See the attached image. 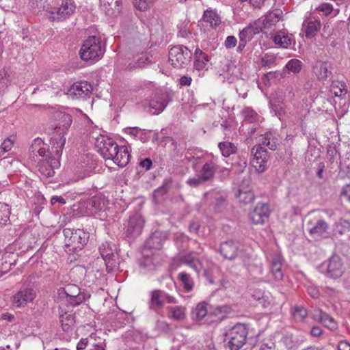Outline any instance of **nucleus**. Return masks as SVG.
<instances>
[{"instance_id": "49", "label": "nucleus", "mask_w": 350, "mask_h": 350, "mask_svg": "<svg viewBox=\"0 0 350 350\" xmlns=\"http://www.w3.org/2000/svg\"><path fill=\"white\" fill-rule=\"evenodd\" d=\"M178 278L182 282L186 291H190L193 288V283L190 280L189 275L185 272H181L178 275Z\"/></svg>"}, {"instance_id": "43", "label": "nucleus", "mask_w": 350, "mask_h": 350, "mask_svg": "<svg viewBox=\"0 0 350 350\" xmlns=\"http://www.w3.org/2000/svg\"><path fill=\"white\" fill-rule=\"evenodd\" d=\"M173 179L168 177L164 179L163 184L154 191V196H163L166 194L172 188Z\"/></svg>"}, {"instance_id": "9", "label": "nucleus", "mask_w": 350, "mask_h": 350, "mask_svg": "<svg viewBox=\"0 0 350 350\" xmlns=\"http://www.w3.org/2000/svg\"><path fill=\"white\" fill-rule=\"evenodd\" d=\"M165 300L169 304L177 303V300L174 295L164 290H153L150 292L149 308L155 312H158L163 308Z\"/></svg>"}, {"instance_id": "46", "label": "nucleus", "mask_w": 350, "mask_h": 350, "mask_svg": "<svg viewBox=\"0 0 350 350\" xmlns=\"http://www.w3.org/2000/svg\"><path fill=\"white\" fill-rule=\"evenodd\" d=\"M244 123H253L258 119V115L250 107H245L243 110Z\"/></svg>"}, {"instance_id": "21", "label": "nucleus", "mask_w": 350, "mask_h": 350, "mask_svg": "<svg viewBox=\"0 0 350 350\" xmlns=\"http://www.w3.org/2000/svg\"><path fill=\"white\" fill-rule=\"evenodd\" d=\"M313 317L329 329L336 330L338 327V325L334 319L323 312L321 309L318 308L315 310L314 311Z\"/></svg>"}, {"instance_id": "28", "label": "nucleus", "mask_w": 350, "mask_h": 350, "mask_svg": "<svg viewBox=\"0 0 350 350\" xmlns=\"http://www.w3.org/2000/svg\"><path fill=\"white\" fill-rule=\"evenodd\" d=\"M208 62V55L205 53H204L201 49L197 48L194 53V68L198 70H202L204 69H206Z\"/></svg>"}, {"instance_id": "26", "label": "nucleus", "mask_w": 350, "mask_h": 350, "mask_svg": "<svg viewBox=\"0 0 350 350\" xmlns=\"http://www.w3.org/2000/svg\"><path fill=\"white\" fill-rule=\"evenodd\" d=\"M130 157L131 155L127 147L122 146H119L118 150H116V154L112 161L118 166L123 167L128 164Z\"/></svg>"}, {"instance_id": "50", "label": "nucleus", "mask_w": 350, "mask_h": 350, "mask_svg": "<svg viewBox=\"0 0 350 350\" xmlns=\"http://www.w3.org/2000/svg\"><path fill=\"white\" fill-rule=\"evenodd\" d=\"M307 315V310L304 307H296L294 310L293 316L298 321H303Z\"/></svg>"}, {"instance_id": "14", "label": "nucleus", "mask_w": 350, "mask_h": 350, "mask_svg": "<svg viewBox=\"0 0 350 350\" xmlns=\"http://www.w3.org/2000/svg\"><path fill=\"white\" fill-rule=\"evenodd\" d=\"M144 225V220L141 215L137 213L131 215L126 228V236L130 239L137 237L142 233Z\"/></svg>"}, {"instance_id": "27", "label": "nucleus", "mask_w": 350, "mask_h": 350, "mask_svg": "<svg viewBox=\"0 0 350 350\" xmlns=\"http://www.w3.org/2000/svg\"><path fill=\"white\" fill-rule=\"evenodd\" d=\"M307 225L308 230L312 236H322L328 228V224L323 219L318 220L314 224H312V221H309Z\"/></svg>"}, {"instance_id": "12", "label": "nucleus", "mask_w": 350, "mask_h": 350, "mask_svg": "<svg viewBox=\"0 0 350 350\" xmlns=\"http://www.w3.org/2000/svg\"><path fill=\"white\" fill-rule=\"evenodd\" d=\"M219 252L224 258L233 260L241 256V243L233 239L226 240L221 243Z\"/></svg>"}, {"instance_id": "32", "label": "nucleus", "mask_w": 350, "mask_h": 350, "mask_svg": "<svg viewBox=\"0 0 350 350\" xmlns=\"http://www.w3.org/2000/svg\"><path fill=\"white\" fill-rule=\"evenodd\" d=\"M59 321L64 332L72 331V326L75 323V317L72 313L64 312L59 317Z\"/></svg>"}, {"instance_id": "25", "label": "nucleus", "mask_w": 350, "mask_h": 350, "mask_svg": "<svg viewBox=\"0 0 350 350\" xmlns=\"http://www.w3.org/2000/svg\"><path fill=\"white\" fill-rule=\"evenodd\" d=\"M283 12L281 10L277 9L269 12L261 21V26L263 29H270L282 18Z\"/></svg>"}, {"instance_id": "4", "label": "nucleus", "mask_w": 350, "mask_h": 350, "mask_svg": "<svg viewBox=\"0 0 350 350\" xmlns=\"http://www.w3.org/2000/svg\"><path fill=\"white\" fill-rule=\"evenodd\" d=\"M63 234L65 237V246L72 251L81 250L89 239V233L81 229L64 228Z\"/></svg>"}, {"instance_id": "61", "label": "nucleus", "mask_w": 350, "mask_h": 350, "mask_svg": "<svg viewBox=\"0 0 350 350\" xmlns=\"http://www.w3.org/2000/svg\"><path fill=\"white\" fill-rule=\"evenodd\" d=\"M271 109L275 111V115L280 118L281 116L284 113V111L280 105L271 103Z\"/></svg>"}, {"instance_id": "38", "label": "nucleus", "mask_w": 350, "mask_h": 350, "mask_svg": "<svg viewBox=\"0 0 350 350\" xmlns=\"http://www.w3.org/2000/svg\"><path fill=\"white\" fill-rule=\"evenodd\" d=\"M202 18L204 22L208 23L212 27H217L221 23L220 17L215 12L212 10L205 11Z\"/></svg>"}, {"instance_id": "29", "label": "nucleus", "mask_w": 350, "mask_h": 350, "mask_svg": "<svg viewBox=\"0 0 350 350\" xmlns=\"http://www.w3.org/2000/svg\"><path fill=\"white\" fill-rule=\"evenodd\" d=\"M271 38L275 44L287 49L291 45V39L290 36L284 31H278Z\"/></svg>"}, {"instance_id": "18", "label": "nucleus", "mask_w": 350, "mask_h": 350, "mask_svg": "<svg viewBox=\"0 0 350 350\" xmlns=\"http://www.w3.org/2000/svg\"><path fill=\"white\" fill-rule=\"evenodd\" d=\"M29 151L33 152H37L41 157L40 161H49L51 159H55L51 152L49 151V146L44 144L40 138H36L33 140L31 144Z\"/></svg>"}, {"instance_id": "58", "label": "nucleus", "mask_w": 350, "mask_h": 350, "mask_svg": "<svg viewBox=\"0 0 350 350\" xmlns=\"http://www.w3.org/2000/svg\"><path fill=\"white\" fill-rule=\"evenodd\" d=\"M252 297L254 299L258 301L260 304H262L264 306H265V297L263 295V293L261 291H256L252 294Z\"/></svg>"}, {"instance_id": "60", "label": "nucleus", "mask_w": 350, "mask_h": 350, "mask_svg": "<svg viewBox=\"0 0 350 350\" xmlns=\"http://www.w3.org/2000/svg\"><path fill=\"white\" fill-rule=\"evenodd\" d=\"M230 307L227 305L217 306L214 309L213 313L217 314H227L230 312Z\"/></svg>"}, {"instance_id": "2", "label": "nucleus", "mask_w": 350, "mask_h": 350, "mask_svg": "<svg viewBox=\"0 0 350 350\" xmlns=\"http://www.w3.org/2000/svg\"><path fill=\"white\" fill-rule=\"evenodd\" d=\"M105 51V44H103L100 38L92 36L83 41L79 55L82 60L93 62L99 60Z\"/></svg>"}, {"instance_id": "35", "label": "nucleus", "mask_w": 350, "mask_h": 350, "mask_svg": "<svg viewBox=\"0 0 350 350\" xmlns=\"http://www.w3.org/2000/svg\"><path fill=\"white\" fill-rule=\"evenodd\" d=\"M216 172L215 164L213 162L204 163L202 167L201 176L206 182L212 180Z\"/></svg>"}, {"instance_id": "17", "label": "nucleus", "mask_w": 350, "mask_h": 350, "mask_svg": "<svg viewBox=\"0 0 350 350\" xmlns=\"http://www.w3.org/2000/svg\"><path fill=\"white\" fill-rule=\"evenodd\" d=\"M216 212H221L226 206L227 195L224 191H211L205 194Z\"/></svg>"}, {"instance_id": "33", "label": "nucleus", "mask_w": 350, "mask_h": 350, "mask_svg": "<svg viewBox=\"0 0 350 350\" xmlns=\"http://www.w3.org/2000/svg\"><path fill=\"white\" fill-rule=\"evenodd\" d=\"M236 197L241 203L244 204H250L254 200V194L252 191L251 188H246L245 190L238 189Z\"/></svg>"}, {"instance_id": "6", "label": "nucleus", "mask_w": 350, "mask_h": 350, "mask_svg": "<svg viewBox=\"0 0 350 350\" xmlns=\"http://www.w3.org/2000/svg\"><path fill=\"white\" fill-rule=\"evenodd\" d=\"M319 270L327 278L336 279L344 273L343 262L338 255L334 254L319 265Z\"/></svg>"}, {"instance_id": "42", "label": "nucleus", "mask_w": 350, "mask_h": 350, "mask_svg": "<svg viewBox=\"0 0 350 350\" xmlns=\"http://www.w3.org/2000/svg\"><path fill=\"white\" fill-rule=\"evenodd\" d=\"M162 245L163 241L157 232L153 233L146 241V246L150 249L160 250Z\"/></svg>"}, {"instance_id": "10", "label": "nucleus", "mask_w": 350, "mask_h": 350, "mask_svg": "<svg viewBox=\"0 0 350 350\" xmlns=\"http://www.w3.org/2000/svg\"><path fill=\"white\" fill-rule=\"evenodd\" d=\"M64 293L66 297V301L72 306H76L83 302L90 297V295L82 292L80 288L74 284H68L63 288L59 289V293Z\"/></svg>"}, {"instance_id": "30", "label": "nucleus", "mask_w": 350, "mask_h": 350, "mask_svg": "<svg viewBox=\"0 0 350 350\" xmlns=\"http://www.w3.org/2000/svg\"><path fill=\"white\" fill-rule=\"evenodd\" d=\"M102 10L108 15L113 14L116 10L119 12L120 0H100Z\"/></svg>"}, {"instance_id": "24", "label": "nucleus", "mask_w": 350, "mask_h": 350, "mask_svg": "<svg viewBox=\"0 0 350 350\" xmlns=\"http://www.w3.org/2000/svg\"><path fill=\"white\" fill-rule=\"evenodd\" d=\"M59 165V159H51L39 162V171L46 178L53 176L55 168Z\"/></svg>"}, {"instance_id": "45", "label": "nucleus", "mask_w": 350, "mask_h": 350, "mask_svg": "<svg viewBox=\"0 0 350 350\" xmlns=\"http://www.w3.org/2000/svg\"><path fill=\"white\" fill-rule=\"evenodd\" d=\"M11 72L9 69L3 68L0 70V90H3L11 81Z\"/></svg>"}, {"instance_id": "11", "label": "nucleus", "mask_w": 350, "mask_h": 350, "mask_svg": "<svg viewBox=\"0 0 350 350\" xmlns=\"http://www.w3.org/2000/svg\"><path fill=\"white\" fill-rule=\"evenodd\" d=\"M74 0H63L58 8H53L50 12V18L53 21H63L74 14L76 10Z\"/></svg>"}, {"instance_id": "63", "label": "nucleus", "mask_w": 350, "mask_h": 350, "mask_svg": "<svg viewBox=\"0 0 350 350\" xmlns=\"http://www.w3.org/2000/svg\"><path fill=\"white\" fill-rule=\"evenodd\" d=\"M266 76L271 79H281L286 76V70H283L282 72H269L266 75Z\"/></svg>"}, {"instance_id": "37", "label": "nucleus", "mask_w": 350, "mask_h": 350, "mask_svg": "<svg viewBox=\"0 0 350 350\" xmlns=\"http://www.w3.org/2000/svg\"><path fill=\"white\" fill-rule=\"evenodd\" d=\"M167 309L170 311V314L169 315V317L177 321H180L183 319H185L186 315H185V308L181 306H170L168 307Z\"/></svg>"}, {"instance_id": "39", "label": "nucleus", "mask_w": 350, "mask_h": 350, "mask_svg": "<svg viewBox=\"0 0 350 350\" xmlns=\"http://www.w3.org/2000/svg\"><path fill=\"white\" fill-rule=\"evenodd\" d=\"M218 147L221 152V154L225 157H228L231 154L237 152V147L234 144L229 142H223L218 144Z\"/></svg>"}, {"instance_id": "59", "label": "nucleus", "mask_w": 350, "mask_h": 350, "mask_svg": "<svg viewBox=\"0 0 350 350\" xmlns=\"http://www.w3.org/2000/svg\"><path fill=\"white\" fill-rule=\"evenodd\" d=\"M237 42V40L234 36H229L226 39L225 46L227 49H232L236 46Z\"/></svg>"}, {"instance_id": "5", "label": "nucleus", "mask_w": 350, "mask_h": 350, "mask_svg": "<svg viewBox=\"0 0 350 350\" xmlns=\"http://www.w3.org/2000/svg\"><path fill=\"white\" fill-rule=\"evenodd\" d=\"M99 252L105 260L108 273L119 269L120 258L116 244L111 242L103 243L99 246Z\"/></svg>"}, {"instance_id": "57", "label": "nucleus", "mask_w": 350, "mask_h": 350, "mask_svg": "<svg viewBox=\"0 0 350 350\" xmlns=\"http://www.w3.org/2000/svg\"><path fill=\"white\" fill-rule=\"evenodd\" d=\"M12 146H13V142L9 137H8L1 144V145L0 146V149H1V152L5 153V152L10 151L12 149Z\"/></svg>"}, {"instance_id": "7", "label": "nucleus", "mask_w": 350, "mask_h": 350, "mask_svg": "<svg viewBox=\"0 0 350 350\" xmlns=\"http://www.w3.org/2000/svg\"><path fill=\"white\" fill-rule=\"evenodd\" d=\"M192 58L191 51L183 45H176L169 51V61L174 68H184L189 64Z\"/></svg>"}, {"instance_id": "55", "label": "nucleus", "mask_w": 350, "mask_h": 350, "mask_svg": "<svg viewBox=\"0 0 350 350\" xmlns=\"http://www.w3.org/2000/svg\"><path fill=\"white\" fill-rule=\"evenodd\" d=\"M140 267L143 269L144 271H150L154 269V265L152 263V259L149 257L144 258L139 263Z\"/></svg>"}, {"instance_id": "52", "label": "nucleus", "mask_w": 350, "mask_h": 350, "mask_svg": "<svg viewBox=\"0 0 350 350\" xmlns=\"http://www.w3.org/2000/svg\"><path fill=\"white\" fill-rule=\"evenodd\" d=\"M151 63L152 60L150 59V57L146 54H144L135 62L134 67L142 68Z\"/></svg>"}, {"instance_id": "23", "label": "nucleus", "mask_w": 350, "mask_h": 350, "mask_svg": "<svg viewBox=\"0 0 350 350\" xmlns=\"http://www.w3.org/2000/svg\"><path fill=\"white\" fill-rule=\"evenodd\" d=\"M170 101L168 94H162L156 95L153 99L150 101V109H154V114H159L164 110Z\"/></svg>"}, {"instance_id": "51", "label": "nucleus", "mask_w": 350, "mask_h": 350, "mask_svg": "<svg viewBox=\"0 0 350 350\" xmlns=\"http://www.w3.org/2000/svg\"><path fill=\"white\" fill-rule=\"evenodd\" d=\"M151 2L152 0H135L133 1V5L137 10L144 11L149 8Z\"/></svg>"}, {"instance_id": "47", "label": "nucleus", "mask_w": 350, "mask_h": 350, "mask_svg": "<svg viewBox=\"0 0 350 350\" xmlns=\"http://www.w3.org/2000/svg\"><path fill=\"white\" fill-rule=\"evenodd\" d=\"M331 91L336 96H341L347 93L346 85L343 82H333L331 85Z\"/></svg>"}, {"instance_id": "64", "label": "nucleus", "mask_w": 350, "mask_h": 350, "mask_svg": "<svg viewBox=\"0 0 350 350\" xmlns=\"http://www.w3.org/2000/svg\"><path fill=\"white\" fill-rule=\"evenodd\" d=\"M152 165V160L149 158H146V159L142 160L139 163V165L142 167L145 168L146 170H150Z\"/></svg>"}, {"instance_id": "20", "label": "nucleus", "mask_w": 350, "mask_h": 350, "mask_svg": "<svg viewBox=\"0 0 350 350\" xmlns=\"http://www.w3.org/2000/svg\"><path fill=\"white\" fill-rule=\"evenodd\" d=\"M262 31V27L261 26V20L258 19L255 21L253 24H250L248 26L245 27L239 33V38L249 42L250 41L254 35L259 33Z\"/></svg>"}, {"instance_id": "44", "label": "nucleus", "mask_w": 350, "mask_h": 350, "mask_svg": "<svg viewBox=\"0 0 350 350\" xmlns=\"http://www.w3.org/2000/svg\"><path fill=\"white\" fill-rule=\"evenodd\" d=\"M302 66V62L300 60L297 59H291L287 62L284 70H288V72L297 74L301 71Z\"/></svg>"}, {"instance_id": "41", "label": "nucleus", "mask_w": 350, "mask_h": 350, "mask_svg": "<svg viewBox=\"0 0 350 350\" xmlns=\"http://www.w3.org/2000/svg\"><path fill=\"white\" fill-rule=\"evenodd\" d=\"M10 216V208L9 205L0 202V226H3L9 224Z\"/></svg>"}, {"instance_id": "16", "label": "nucleus", "mask_w": 350, "mask_h": 350, "mask_svg": "<svg viewBox=\"0 0 350 350\" xmlns=\"http://www.w3.org/2000/svg\"><path fill=\"white\" fill-rule=\"evenodd\" d=\"M36 297V292L32 288H23L12 297V304L16 308L23 307Z\"/></svg>"}, {"instance_id": "3", "label": "nucleus", "mask_w": 350, "mask_h": 350, "mask_svg": "<svg viewBox=\"0 0 350 350\" xmlns=\"http://www.w3.org/2000/svg\"><path fill=\"white\" fill-rule=\"evenodd\" d=\"M247 329L244 324L237 323L225 335L226 346L230 350H239L246 342Z\"/></svg>"}, {"instance_id": "48", "label": "nucleus", "mask_w": 350, "mask_h": 350, "mask_svg": "<svg viewBox=\"0 0 350 350\" xmlns=\"http://www.w3.org/2000/svg\"><path fill=\"white\" fill-rule=\"evenodd\" d=\"M336 232L342 234L350 231V221L346 219H340L339 222L336 224Z\"/></svg>"}, {"instance_id": "13", "label": "nucleus", "mask_w": 350, "mask_h": 350, "mask_svg": "<svg viewBox=\"0 0 350 350\" xmlns=\"http://www.w3.org/2000/svg\"><path fill=\"white\" fill-rule=\"evenodd\" d=\"M252 154L254 159L252 161V166L258 173H262L266 170L269 155L267 150L262 144L254 146L252 148Z\"/></svg>"}, {"instance_id": "34", "label": "nucleus", "mask_w": 350, "mask_h": 350, "mask_svg": "<svg viewBox=\"0 0 350 350\" xmlns=\"http://www.w3.org/2000/svg\"><path fill=\"white\" fill-rule=\"evenodd\" d=\"M329 65L327 62H319L314 67V72L319 80L326 79L331 72L328 70Z\"/></svg>"}, {"instance_id": "31", "label": "nucleus", "mask_w": 350, "mask_h": 350, "mask_svg": "<svg viewBox=\"0 0 350 350\" xmlns=\"http://www.w3.org/2000/svg\"><path fill=\"white\" fill-rule=\"evenodd\" d=\"M282 267L281 258L279 256H274L271 265V271L274 278L278 281L282 280L284 276Z\"/></svg>"}, {"instance_id": "36", "label": "nucleus", "mask_w": 350, "mask_h": 350, "mask_svg": "<svg viewBox=\"0 0 350 350\" xmlns=\"http://www.w3.org/2000/svg\"><path fill=\"white\" fill-rule=\"evenodd\" d=\"M304 26L306 28L305 32L307 38L313 37L321 27L320 22L317 20L304 21Z\"/></svg>"}, {"instance_id": "22", "label": "nucleus", "mask_w": 350, "mask_h": 350, "mask_svg": "<svg viewBox=\"0 0 350 350\" xmlns=\"http://www.w3.org/2000/svg\"><path fill=\"white\" fill-rule=\"evenodd\" d=\"M279 135L274 131H269L260 135L259 144L267 146L271 150H275L279 145Z\"/></svg>"}, {"instance_id": "19", "label": "nucleus", "mask_w": 350, "mask_h": 350, "mask_svg": "<svg viewBox=\"0 0 350 350\" xmlns=\"http://www.w3.org/2000/svg\"><path fill=\"white\" fill-rule=\"evenodd\" d=\"M270 214L269 206L267 204H258L250 213V217L255 224H262L268 219Z\"/></svg>"}, {"instance_id": "62", "label": "nucleus", "mask_w": 350, "mask_h": 350, "mask_svg": "<svg viewBox=\"0 0 350 350\" xmlns=\"http://www.w3.org/2000/svg\"><path fill=\"white\" fill-rule=\"evenodd\" d=\"M12 265H14V264L12 262H8L6 261L2 262L0 267V277L10 270Z\"/></svg>"}, {"instance_id": "40", "label": "nucleus", "mask_w": 350, "mask_h": 350, "mask_svg": "<svg viewBox=\"0 0 350 350\" xmlns=\"http://www.w3.org/2000/svg\"><path fill=\"white\" fill-rule=\"evenodd\" d=\"M207 305L205 301L198 304L192 311L193 317L197 320H202L207 314Z\"/></svg>"}, {"instance_id": "8", "label": "nucleus", "mask_w": 350, "mask_h": 350, "mask_svg": "<svg viewBox=\"0 0 350 350\" xmlns=\"http://www.w3.org/2000/svg\"><path fill=\"white\" fill-rule=\"evenodd\" d=\"M95 146L98 152L100 153L105 159L112 160L116 154L119 146L111 138L106 135H100L96 138Z\"/></svg>"}, {"instance_id": "53", "label": "nucleus", "mask_w": 350, "mask_h": 350, "mask_svg": "<svg viewBox=\"0 0 350 350\" xmlns=\"http://www.w3.org/2000/svg\"><path fill=\"white\" fill-rule=\"evenodd\" d=\"M204 183H206V181L201 175H199L197 177L189 178L187 180V185H189L191 187H198L200 185L204 184Z\"/></svg>"}, {"instance_id": "54", "label": "nucleus", "mask_w": 350, "mask_h": 350, "mask_svg": "<svg viewBox=\"0 0 350 350\" xmlns=\"http://www.w3.org/2000/svg\"><path fill=\"white\" fill-rule=\"evenodd\" d=\"M275 62V57L273 55L265 54L261 58V65L262 67H270Z\"/></svg>"}, {"instance_id": "1", "label": "nucleus", "mask_w": 350, "mask_h": 350, "mask_svg": "<svg viewBox=\"0 0 350 350\" xmlns=\"http://www.w3.org/2000/svg\"><path fill=\"white\" fill-rule=\"evenodd\" d=\"M57 117L59 122L51 137V145L53 152L59 158L66 143L65 135L72 124V119L70 114L66 113H60Z\"/></svg>"}, {"instance_id": "15", "label": "nucleus", "mask_w": 350, "mask_h": 350, "mask_svg": "<svg viewBox=\"0 0 350 350\" xmlns=\"http://www.w3.org/2000/svg\"><path fill=\"white\" fill-rule=\"evenodd\" d=\"M92 90V85L83 81L74 83L68 90V94L73 99H85L90 96Z\"/></svg>"}, {"instance_id": "56", "label": "nucleus", "mask_w": 350, "mask_h": 350, "mask_svg": "<svg viewBox=\"0 0 350 350\" xmlns=\"http://www.w3.org/2000/svg\"><path fill=\"white\" fill-rule=\"evenodd\" d=\"M318 10L321 12H323V14L325 15H328L332 12L334 9L332 4L325 3L319 6Z\"/></svg>"}]
</instances>
